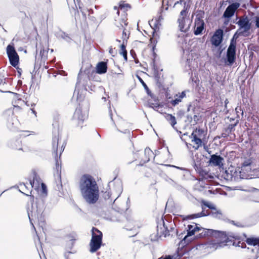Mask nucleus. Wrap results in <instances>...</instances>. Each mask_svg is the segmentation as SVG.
I'll return each mask as SVG.
<instances>
[{
	"instance_id": "1",
	"label": "nucleus",
	"mask_w": 259,
	"mask_h": 259,
	"mask_svg": "<svg viewBox=\"0 0 259 259\" xmlns=\"http://www.w3.org/2000/svg\"><path fill=\"white\" fill-rule=\"evenodd\" d=\"M79 188L83 199L90 204L95 203L99 198L98 186L95 179L89 175H84L80 179Z\"/></svg>"
},
{
	"instance_id": "2",
	"label": "nucleus",
	"mask_w": 259,
	"mask_h": 259,
	"mask_svg": "<svg viewBox=\"0 0 259 259\" xmlns=\"http://www.w3.org/2000/svg\"><path fill=\"white\" fill-rule=\"evenodd\" d=\"M201 231L200 233V236L202 237H205L207 236H211L215 237L218 239L216 242L215 240L211 241L207 245V247L212 250H215L219 248L222 247L226 244L225 242L227 240V235L224 232L217 231L212 229H207L200 227Z\"/></svg>"
},
{
	"instance_id": "3",
	"label": "nucleus",
	"mask_w": 259,
	"mask_h": 259,
	"mask_svg": "<svg viewBox=\"0 0 259 259\" xmlns=\"http://www.w3.org/2000/svg\"><path fill=\"white\" fill-rule=\"evenodd\" d=\"M207 132L202 128H196L194 130L190 136L191 142L194 144L193 148L195 150H198L200 147L202 146Z\"/></svg>"
},
{
	"instance_id": "4",
	"label": "nucleus",
	"mask_w": 259,
	"mask_h": 259,
	"mask_svg": "<svg viewBox=\"0 0 259 259\" xmlns=\"http://www.w3.org/2000/svg\"><path fill=\"white\" fill-rule=\"evenodd\" d=\"M102 233L100 230L95 227L92 228V239L90 243L91 252H95L100 248L102 241Z\"/></svg>"
},
{
	"instance_id": "5",
	"label": "nucleus",
	"mask_w": 259,
	"mask_h": 259,
	"mask_svg": "<svg viewBox=\"0 0 259 259\" xmlns=\"http://www.w3.org/2000/svg\"><path fill=\"white\" fill-rule=\"evenodd\" d=\"M187 9L185 8V7H184V9L180 12V14L178 20L180 30L182 32H187L189 30L191 24V21L188 18H187V15L188 13Z\"/></svg>"
},
{
	"instance_id": "6",
	"label": "nucleus",
	"mask_w": 259,
	"mask_h": 259,
	"mask_svg": "<svg viewBox=\"0 0 259 259\" xmlns=\"http://www.w3.org/2000/svg\"><path fill=\"white\" fill-rule=\"evenodd\" d=\"M30 199L31 201V208L29 207L27 208V213L29 217V221L32 225L33 228L35 230V228L32 223V220L34 219H38L39 216L42 213V209L38 208L37 206H33V202L34 201V196L30 195Z\"/></svg>"
},
{
	"instance_id": "7",
	"label": "nucleus",
	"mask_w": 259,
	"mask_h": 259,
	"mask_svg": "<svg viewBox=\"0 0 259 259\" xmlns=\"http://www.w3.org/2000/svg\"><path fill=\"white\" fill-rule=\"evenodd\" d=\"M202 211L199 213L193 214L188 215L186 217L187 219H193L195 218H198L202 217L206 215H211L212 217L218 219H221L223 217V213L220 209H218L217 207L213 208L212 210L208 211L207 210L206 212H204V208L203 206H202Z\"/></svg>"
},
{
	"instance_id": "8",
	"label": "nucleus",
	"mask_w": 259,
	"mask_h": 259,
	"mask_svg": "<svg viewBox=\"0 0 259 259\" xmlns=\"http://www.w3.org/2000/svg\"><path fill=\"white\" fill-rule=\"evenodd\" d=\"M130 5L127 4H119L118 8L117 6H115L114 7V10H117L116 13L119 16V10H123L124 12L126 10V8H130ZM127 19L126 16L124 14L122 15L120 18L118 17L117 19H115V25L116 26L119 28H123L124 26H126L127 24Z\"/></svg>"
},
{
	"instance_id": "9",
	"label": "nucleus",
	"mask_w": 259,
	"mask_h": 259,
	"mask_svg": "<svg viewBox=\"0 0 259 259\" xmlns=\"http://www.w3.org/2000/svg\"><path fill=\"white\" fill-rule=\"evenodd\" d=\"M237 24L239 26L238 31L241 35H245V34L247 33L251 28V24L250 20L246 15L240 17Z\"/></svg>"
},
{
	"instance_id": "10",
	"label": "nucleus",
	"mask_w": 259,
	"mask_h": 259,
	"mask_svg": "<svg viewBox=\"0 0 259 259\" xmlns=\"http://www.w3.org/2000/svg\"><path fill=\"white\" fill-rule=\"evenodd\" d=\"M236 41L232 38L227 51V59L229 65H232L236 59Z\"/></svg>"
},
{
	"instance_id": "11",
	"label": "nucleus",
	"mask_w": 259,
	"mask_h": 259,
	"mask_svg": "<svg viewBox=\"0 0 259 259\" xmlns=\"http://www.w3.org/2000/svg\"><path fill=\"white\" fill-rule=\"evenodd\" d=\"M240 4L238 2L233 3L229 5L223 14V17L225 18H230L232 17L235 11L239 8Z\"/></svg>"
},
{
	"instance_id": "12",
	"label": "nucleus",
	"mask_w": 259,
	"mask_h": 259,
	"mask_svg": "<svg viewBox=\"0 0 259 259\" xmlns=\"http://www.w3.org/2000/svg\"><path fill=\"white\" fill-rule=\"evenodd\" d=\"M87 118L86 114H83L80 108H77L74 113L73 120L78 126H82L83 121Z\"/></svg>"
},
{
	"instance_id": "13",
	"label": "nucleus",
	"mask_w": 259,
	"mask_h": 259,
	"mask_svg": "<svg viewBox=\"0 0 259 259\" xmlns=\"http://www.w3.org/2000/svg\"><path fill=\"white\" fill-rule=\"evenodd\" d=\"M223 31L221 29H219L215 31L213 35L211 41L212 45L218 47L219 46L223 40Z\"/></svg>"
},
{
	"instance_id": "14",
	"label": "nucleus",
	"mask_w": 259,
	"mask_h": 259,
	"mask_svg": "<svg viewBox=\"0 0 259 259\" xmlns=\"http://www.w3.org/2000/svg\"><path fill=\"white\" fill-rule=\"evenodd\" d=\"M204 21L200 18H196L195 20V26L194 30V34L196 35H198L201 34L202 31L204 30Z\"/></svg>"
},
{
	"instance_id": "15",
	"label": "nucleus",
	"mask_w": 259,
	"mask_h": 259,
	"mask_svg": "<svg viewBox=\"0 0 259 259\" xmlns=\"http://www.w3.org/2000/svg\"><path fill=\"white\" fill-rule=\"evenodd\" d=\"M252 168V161L250 159L245 160L242 163L241 170L240 173H247L249 175Z\"/></svg>"
},
{
	"instance_id": "16",
	"label": "nucleus",
	"mask_w": 259,
	"mask_h": 259,
	"mask_svg": "<svg viewBox=\"0 0 259 259\" xmlns=\"http://www.w3.org/2000/svg\"><path fill=\"white\" fill-rule=\"evenodd\" d=\"M224 158L220 155H217L213 154L211 155V157L209 160V162L210 164L213 166H221L223 165V161Z\"/></svg>"
},
{
	"instance_id": "17",
	"label": "nucleus",
	"mask_w": 259,
	"mask_h": 259,
	"mask_svg": "<svg viewBox=\"0 0 259 259\" xmlns=\"http://www.w3.org/2000/svg\"><path fill=\"white\" fill-rule=\"evenodd\" d=\"M199 230H201L200 227H198L197 224L195 223L188 225L187 235L185 237L184 239L185 240L187 237L193 235L195 232L199 231Z\"/></svg>"
},
{
	"instance_id": "18",
	"label": "nucleus",
	"mask_w": 259,
	"mask_h": 259,
	"mask_svg": "<svg viewBox=\"0 0 259 259\" xmlns=\"http://www.w3.org/2000/svg\"><path fill=\"white\" fill-rule=\"evenodd\" d=\"M186 97V92L185 91L182 92L181 93H179L178 94H176L174 96V99L171 100L170 102V104L175 106L179 104V103L181 102L182 99Z\"/></svg>"
},
{
	"instance_id": "19",
	"label": "nucleus",
	"mask_w": 259,
	"mask_h": 259,
	"mask_svg": "<svg viewBox=\"0 0 259 259\" xmlns=\"http://www.w3.org/2000/svg\"><path fill=\"white\" fill-rule=\"evenodd\" d=\"M107 63L105 62H100L97 65L96 72L98 74L105 73L107 72Z\"/></svg>"
},
{
	"instance_id": "20",
	"label": "nucleus",
	"mask_w": 259,
	"mask_h": 259,
	"mask_svg": "<svg viewBox=\"0 0 259 259\" xmlns=\"http://www.w3.org/2000/svg\"><path fill=\"white\" fill-rule=\"evenodd\" d=\"M164 117L166 121L172 126V127L176 129L175 125L177 124V120L176 117L171 114L164 113Z\"/></svg>"
},
{
	"instance_id": "21",
	"label": "nucleus",
	"mask_w": 259,
	"mask_h": 259,
	"mask_svg": "<svg viewBox=\"0 0 259 259\" xmlns=\"http://www.w3.org/2000/svg\"><path fill=\"white\" fill-rule=\"evenodd\" d=\"M247 191L251 193L254 201L259 202V189L251 187Z\"/></svg>"
},
{
	"instance_id": "22",
	"label": "nucleus",
	"mask_w": 259,
	"mask_h": 259,
	"mask_svg": "<svg viewBox=\"0 0 259 259\" xmlns=\"http://www.w3.org/2000/svg\"><path fill=\"white\" fill-rule=\"evenodd\" d=\"M58 143H59V138L56 137H54L53 138L52 146H53V149L55 150L54 154V156H55L56 158H57V157H58Z\"/></svg>"
},
{
	"instance_id": "23",
	"label": "nucleus",
	"mask_w": 259,
	"mask_h": 259,
	"mask_svg": "<svg viewBox=\"0 0 259 259\" xmlns=\"http://www.w3.org/2000/svg\"><path fill=\"white\" fill-rule=\"evenodd\" d=\"M10 64L14 67H16L19 62V56L17 54L9 57Z\"/></svg>"
},
{
	"instance_id": "24",
	"label": "nucleus",
	"mask_w": 259,
	"mask_h": 259,
	"mask_svg": "<svg viewBox=\"0 0 259 259\" xmlns=\"http://www.w3.org/2000/svg\"><path fill=\"white\" fill-rule=\"evenodd\" d=\"M247 243L251 245H259V238H248L246 240Z\"/></svg>"
},
{
	"instance_id": "25",
	"label": "nucleus",
	"mask_w": 259,
	"mask_h": 259,
	"mask_svg": "<svg viewBox=\"0 0 259 259\" xmlns=\"http://www.w3.org/2000/svg\"><path fill=\"white\" fill-rule=\"evenodd\" d=\"M7 53L8 57L17 54L14 47L11 45H8L7 46Z\"/></svg>"
},
{
	"instance_id": "26",
	"label": "nucleus",
	"mask_w": 259,
	"mask_h": 259,
	"mask_svg": "<svg viewBox=\"0 0 259 259\" xmlns=\"http://www.w3.org/2000/svg\"><path fill=\"white\" fill-rule=\"evenodd\" d=\"M74 96H76V99L78 101H81L82 100L84 97L83 94H79V90L77 89L76 87L74 92Z\"/></svg>"
},
{
	"instance_id": "27",
	"label": "nucleus",
	"mask_w": 259,
	"mask_h": 259,
	"mask_svg": "<svg viewBox=\"0 0 259 259\" xmlns=\"http://www.w3.org/2000/svg\"><path fill=\"white\" fill-rule=\"evenodd\" d=\"M120 54L123 56L124 60L125 61H127V51L125 49V46L124 45V44H122L121 45V51L120 52Z\"/></svg>"
},
{
	"instance_id": "28",
	"label": "nucleus",
	"mask_w": 259,
	"mask_h": 259,
	"mask_svg": "<svg viewBox=\"0 0 259 259\" xmlns=\"http://www.w3.org/2000/svg\"><path fill=\"white\" fill-rule=\"evenodd\" d=\"M145 154L148 156L145 160V162H148L150 160V157H151L153 155V152L150 148H146L145 149Z\"/></svg>"
},
{
	"instance_id": "29",
	"label": "nucleus",
	"mask_w": 259,
	"mask_h": 259,
	"mask_svg": "<svg viewBox=\"0 0 259 259\" xmlns=\"http://www.w3.org/2000/svg\"><path fill=\"white\" fill-rule=\"evenodd\" d=\"M202 203L203 205H204V206L208 207L210 209V210H212V209H213V208H216L215 205L210 202H206V201H202Z\"/></svg>"
},
{
	"instance_id": "30",
	"label": "nucleus",
	"mask_w": 259,
	"mask_h": 259,
	"mask_svg": "<svg viewBox=\"0 0 259 259\" xmlns=\"http://www.w3.org/2000/svg\"><path fill=\"white\" fill-rule=\"evenodd\" d=\"M20 187L21 189H22L24 192H21L22 193L25 194L27 196H29V190L28 189L27 187L26 186L25 184H21Z\"/></svg>"
},
{
	"instance_id": "31",
	"label": "nucleus",
	"mask_w": 259,
	"mask_h": 259,
	"mask_svg": "<svg viewBox=\"0 0 259 259\" xmlns=\"http://www.w3.org/2000/svg\"><path fill=\"white\" fill-rule=\"evenodd\" d=\"M138 78L140 82L142 83L143 86L144 87L145 89L148 91V88L147 85H146V84L145 83V82L143 81V80L140 77L138 76Z\"/></svg>"
},
{
	"instance_id": "32",
	"label": "nucleus",
	"mask_w": 259,
	"mask_h": 259,
	"mask_svg": "<svg viewBox=\"0 0 259 259\" xmlns=\"http://www.w3.org/2000/svg\"><path fill=\"white\" fill-rule=\"evenodd\" d=\"M254 23L256 27L259 29V16L254 17Z\"/></svg>"
},
{
	"instance_id": "33",
	"label": "nucleus",
	"mask_w": 259,
	"mask_h": 259,
	"mask_svg": "<svg viewBox=\"0 0 259 259\" xmlns=\"http://www.w3.org/2000/svg\"><path fill=\"white\" fill-rule=\"evenodd\" d=\"M124 123H125V122L122 119L118 118L117 124H118L120 128H122V125Z\"/></svg>"
},
{
	"instance_id": "34",
	"label": "nucleus",
	"mask_w": 259,
	"mask_h": 259,
	"mask_svg": "<svg viewBox=\"0 0 259 259\" xmlns=\"http://www.w3.org/2000/svg\"><path fill=\"white\" fill-rule=\"evenodd\" d=\"M65 146H66V142H65V141H64L61 146V148L59 150L60 155L61 154L62 152L64 151Z\"/></svg>"
},
{
	"instance_id": "35",
	"label": "nucleus",
	"mask_w": 259,
	"mask_h": 259,
	"mask_svg": "<svg viewBox=\"0 0 259 259\" xmlns=\"http://www.w3.org/2000/svg\"><path fill=\"white\" fill-rule=\"evenodd\" d=\"M56 168L57 170V171L61 170V166L59 164L58 160L56 159Z\"/></svg>"
},
{
	"instance_id": "36",
	"label": "nucleus",
	"mask_w": 259,
	"mask_h": 259,
	"mask_svg": "<svg viewBox=\"0 0 259 259\" xmlns=\"http://www.w3.org/2000/svg\"><path fill=\"white\" fill-rule=\"evenodd\" d=\"M122 38L125 39L127 38V36H126V32L124 31V30H123V32H122Z\"/></svg>"
},
{
	"instance_id": "37",
	"label": "nucleus",
	"mask_w": 259,
	"mask_h": 259,
	"mask_svg": "<svg viewBox=\"0 0 259 259\" xmlns=\"http://www.w3.org/2000/svg\"><path fill=\"white\" fill-rule=\"evenodd\" d=\"M109 115H110V117L111 119L113 121V123L115 124V122H114V121L113 120L112 113L111 110L110 109V111H109Z\"/></svg>"
},
{
	"instance_id": "38",
	"label": "nucleus",
	"mask_w": 259,
	"mask_h": 259,
	"mask_svg": "<svg viewBox=\"0 0 259 259\" xmlns=\"http://www.w3.org/2000/svg\"><path fill=\"white\" fill-rule=\"evenodd\" d=\"M41 187L44 191H45L46 190V186L45 184L41 183Z\"/></svg>"
},
{
	"instance_id": "39",
	"label": "nucleus",
	"mask_w": 259,
	"mask_h": 259,
	"mask_svg": "<svg viewBox=\"0 0 259 259\" xmlns=\"http://www.w3.org/2000/svg\"><path fill=\"white\" fill-rule=\"evenodd\" d=\"M229 103V101L228 99H226L225 101V107L227 108V104Z\"/></svg>"
},
{
	"instance_id": "40",
	"label": "nucleus",
	"mask_w": 259,
	"mask_h": 259,
	"mask_svg": "<svg viewBox=\"0 0 259 259\" xmlns=\"http://www.w3.org/2000/svg\"><path fill=\"white\" fill-rule=\"evenodd\" d=\"M109 52V53L111 55H112L113 54V50L111 47L110 48Z\"/></svg>"
},
{
	"instance_id": "41",
	"label": "nucleus",
	"mask_w": 259,
	"mask_h": 259,
	"mask_svg": "<svg viewBox=\"0 0 259 259\" xmlns=\"http://www.w3.org/2000/svg\"><path fill=\"white\" fill-rule=\"evenodd\" d=\"M34 183V181H33V182L32 181H30V184L31 185V188L33 187V185Z\"/></svg>"
},
{
	"instance_id": "42",
	"label": "nucleus",
	"mask_w": 259,
	"mask_h": 259,
	"mask_svg": "<svg viewBox=\"0 0 259 259\" xmlns=\"http://www.w3.org/2000/svg\"><path fill=\"white\" fill-rule=\"evenodd\" d=\"M182 2V0H180L179 2L178 1V2H176V3H175V5H176L177 4H179V3L181 4Z\"/></svg>"
},
{
	"instance_id": "43",
	"label": "nucleus",
	"mask_w": 259,
	"mask_h": 259,
	"mask_svg": "<svg viewBox=\"0 0 259 259\" xmlns=\"http://www.w3.org/2000/svg\"><path fill=\"white\" fill-rule=\"evenodd\" d=\"M31 111H32V112L36 115V111L34 110H33V109H31Z\"/></svg>"
},
{
	"instance_id": "44",
	"label": "nucleus",
	"mask_w": 259,
	"mask_h": 259,
	"mask_svg": "<svg viewBox=\"0 0 259 259\" xmlns=\"http://www.w3.org/2000/svg\"><path fill=\"white\" fill-rule=\"evenodd\" d=\"M203 147H204V149L205 150H206V149L207 148V147L205 145V144L203 143Z\"/></svg>"
},
{
	"instance_id": "45",
	"label": "nucleus",
	"mask_w": 259,
	"mask_h": 259,
	"mask_svg": "<svg viewBox=\"0 0 259 259\" xmlns=\"http://www.w3.org/2000/svg\"><path fill=\"white\" fill-rule=\"evenodd\" d=\"M159 107V106H158H158H155L153 107V108L154 109V110H156V109L157 107Z\"/></svg>"
},
{
	"instance_id": "46",
	"label": "nucleus",
	"mask_w": 259,
	"mask_h": 259,
	"mask_svg": "<svg viewBox=\"0 0 259 259\" xmlns=\"http://www.w3.org/2000/svg\"><path fill=\"white\" fill-rule=\"evenodd\" d=\"M128 131L127 130H125V131L123 132L124 133H126L127 132H128Z\"/></svg>"
},
{
	"instance_id": "47",
	"label": "nucleus",
	"mask_w": 259,
	"mask_h": 259,
	"mask_svg": "<svg viewBox=\"0 0 259 259\" xmlns=\"http://www.w3.org/2000/svg\"><path fill=\"white\" fill-rule=\"evenodd\" d=\"M42 53V51L41 50L40 52V54H41Z\"/></svg>"
},
{
	"instance_id": "48",
	"label": "nucleus",
	"mask_w": 259,
	"mask_h": 259,
	"mask_svg": "<svg viewBox=\"0 0 259 259\" xmlns=\"http://www.w3.org/2000/svg\"><path fill=\"white\" fill-rule=\"evenodd\" d=\"M103 99H104V101H105V100H106V98H104V97H103Z\"/></svg>"
}]
</instances>
